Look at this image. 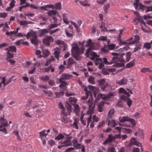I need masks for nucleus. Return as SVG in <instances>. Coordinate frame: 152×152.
Returning a JSON list of instances; mask_svg holds the SVG:
<instances>
[{
	"mask_svg": "<svg viewBox=\"0 0 152 152\" xmlns=\"http://www.w3.org/2000/svg\"><path fill=\"white\" fill-rule=\"evenodd\" d=\"M45 130H44L41 132H39V133L41 137H43L44 136H46V135L48 134V133L45 134Z\"/></svg>",
	"mask_w": 152,
	"mask_h": 152,
	"instance_id": "864d4df0",
	"label": "nucleus"
},
{
	"mask_svg": "<svg viewBox=\"0 0 152 152\" xmlns=\"http://www.w3.org/2000/svg\"><path fill=\"white\" fill-rule=\"evenodd\" d=\"M48 84L50 86H53L55 84V82L54 80L50 79L48 82Z\"/></svg>",
	"mask_w": 152,
	"mask_h": 152,
	"instance_id": "052dcab7",
	"label": "nucleus"
},
{
	"mask_svg": "<svg viewBox=\"0 0 152 152\" xmlns=\"http://www.w3.org/2000/svg\"><path fill=\"white\" fill-rule=\"evenodd\" d=\"M63 19L64 22L67 24H69V22L68 20L66 17L65 16V14H63Z\"/></svg>",
	"mask_w": 152,
	"mask_h": 152,
	"instance_id": "ea45409f",
	"label": "nucleus"
},
{
	"mask_svg": "<svg viewBox=\"0 0 152 152\" xmlns=\"http://www.w3.org/2000/svg\"><path fill=\"white\" fill-rule=\"evenodd\" d=\"M7 58H13L14 57L13 54H11L9 52V51H8L7 52Z\"/></svg>",
	"mask_w": 152,
	"mask_h": 152,
	"instance_id": "bf43d9fd",
	"label": "nucleus"
},
{
	"mask_svg": "<svg viewBox=\"0 0 152 152\" xmlns=\"http://www.w3.org/2000/svg\"><path fill=\"white\" fill-rule=\"evenodd\" d=\"M98 82L99 85H100V86H103L105 82V80L104 79H103L98 80Z\"/></svg>",
	"mask_w": 152,
	"mask_h": 152,
	"instance_id": "37998d69",
	"label": "nucleus"
},
{
	"mask_svg": "<svg viewBox=\"0 0 152 152\" xmlns=\"http://www.w3.org/2000/svg\"><path fill=\"white\" fill-rule=\"evenodd\" d=\"M128 121L130 122L133 125L135 126L136 125V123L134 119L132 118H129Z\"/></svg>",
	"mask_w": 152,
	"mask_h": 152,
	"instance_id": "5fc2aeb1",
	"label": "nucleus"
},
{
	"mask_svg": "<svg viewBox=\"0 0 152 152\" xmlns=\"http://www.w3.org/2000/svg\"><path fill=\"white\" fill-rule=\"evenodd\" d=\"M65 106L67 110L68 114L70 115V113L72 111V106L68 100L65 102Z\"/></svg>",
	"mask_w": 152,
	"mask_h": 152,
	"instance_id": "423d86ee",
	"label": "nucleus"
},
{
	"mask_svg": "<svg viewBox=\"0 0 152 152\" xmlns=\"http://www.w3.org/2000/svg\"><path fill=\"white\" fill-rule=\"evenodd\" d=\"M61 142L62 143V144L64 145V147L71 146L72 145L71 140H67L66 139V140H64L63 142Z\"/></svg>",
	"mask_w": 152,
	"mask_h": 152,
	"instance_id": "1a4fd4ad",
	"label": "nucleus"
},
{
	"mask_svg": "<svg viewBox=\"0 0 152 152\" xmlns=\"http://www.w3.org/2000/svg\"><path fill=\"white\" fill-rule=\"evenodd\" d=\"M61 77L59 79L61 80H67L70 79V77H72V75H69L66 73H63L61 74Z\"/></svg>",
	"mask_w": 152,
	"mask_h": 152,
	"instance_id": "0eeeda50",
	"label": "nucleus"
},
{
	"mask_svg": "<svg viewBox=\"0 0 152 152\" xmlns=\"http://www.w3.org/2000/svg\"><path fill=\"white\" fill-rule=\"evenodd\" d=\"M110 7V4H108L105 5L104 6V10L105 14L107 13V10Z\"/></svg>",
	"mask_w": 152,
	"mask_h": 152,
	"instance_id": "f704fd0d",
	"label": "nucleus"
},
{
	"mask_svg": "<svg viewBox=\"0 0 152 152\" xmlns=\"http://www.w3.org/2000/svg\"><path fill=\"white\" fill-rule=\"evenodd\" d=\"M131 55V53L130 52H128L126 53V54L125 55V57H126V62H129L130 58Z\"/></svg>",
	"mask_w": 152,
	"mask_h": 152,
	"instance_id": "2eb2a0df",
	"label": "nucleus"
},
{
	"mask_svg": "<svg viewBox=\"0 0 152 152\" xmlns=\"http://www.w3.org/2000/svg\"><path fill=\"white\" fill-rule=\"evenodd\" d=\"M114 110H110L108 113V117L110 118H112L111 115H113L114 114Z\"/></svg>",
	"mask_w": 152,
	"mask_h": 152,
	"instance_id": "a18cd8bd",
	"label": "nucleus"
},
{
	"mask_svg": "<svg viewBox=\"0 0 152 152\" xmlns=\"http://www.w3.org/2000/svg\"><path fill=\"white\" fill-rule=\"evenodd\" d=\"M31 43L35 45H37L40 41L37 39V36L36 35H33L32 39H30Z\"/></svg>",
	"mask_w": 152,
	"mask_h": 152,
	"instance_id": "20e7f679",
	"label": "nucleus"
},
{
	"mask_svg": "<svg viewBox=\"0 0 152 152\" xmlns=\"http://www.w3.org/2000/svg\"><path fill=\"white\" fill-rule=\"evenodd\" d=\"M99 96L100 98H101V99L103 100H106L107 98H109L108 96L107 95H105L101 93H99Z\"/></svg>",
	"mask_w": 152,
	"mask_h": 152,
	"instance_id": "6ab92c4d",
	"label": "nucleus"
},
{
	"mask_svg": "<svg viewBox=\"0 0 152 152\" xmlns=\"http://www.w3.org/2000/svg\"><path fill=\"white\" fill-rule=\"evenodd\" d=\"M132 100L130 99H129L126 102L127 104L129 107H131L132 104Z\"/></svg>",
	"mask_w": 152,
	"mask_h": 152,
	"instance_id": "0e129e2a",
	"label": "nucleus"
},
{
	"mask_svg": "<svg viewBox=\"0 0 152 152\" xmlns=\"http://www.w3.org/2000/svg\"><path fill=\"white\" fill-rule=\"evenodd\" d=\"M79 2L84 7L89 6L90 5L89 4H87L88 2L86 0H85L83 1H80Z\"/></svg>",
	"mask_w": 152,
	"mask_h": 152,
	"instance_id": "2f4dec72",
	"label": "nucleus"
},
{
	"mask_svg": "<svg viewBox=\"0 0 152 152\" xmlns=\"http://www.w3.org/2000/svg\"><path fill=\"white\" fill-rule=\"evenodd\" d=\"M141 46V45L140 43H137L136 44L135 46V47L134 48L133 52H135L141 49L140 46Z\"/></svg>",
	"mask_w": 152,
	"mask_h": 152,
	"instance_id": "a211bd4d",
	"label": "nucleus"
},
{
	"mask_svg": "<svg viewBox=\"0 0 152 152\" xmlns=\"http://www.w3.org/2000/svg\"><path fill=\"white\" fill-rule=\"evenodd\" d=\"M127 81L128 80L127 79L123 78L121 80H118L116 83L119 85H125L127 84Z\"/></svg>",
	"mask_w": 152,
	"mask_h": 152,
	"instance_id": "9d476101",
	"label": "nucleus"
},
{
	"mask_svg": "<svg viewBox=\"0 0 152 152\" xmlns=\"http://www.w3.org/2000/svg\"><path fill=\"white\" fill-rule=\"evenodd\" d=\"M5 78V77H0V80H1V81L0 83V88L1 87L2 84H3L4 88L5 87L4 86V81H6Z\"/></svg>",
	"mask_w": 152,
	"mask_h": 152,
	"instance_id": "cd10ccee",
	"label": "nucleus"
},
{
	"mask_svg": "<svg viewBox=\"0 0 152 152\" xmlns=\"http://www.w3.org/2000/svg\"><path fill=\"white\" fill-rule=\"evenodd\" d=\"M64 91H60L59 92H55V94L56 95V97L58 98H60L61 96L63 95L64 94Z\"/></svg>",
	"mask_w": 152,
	"mask_h": 152,
	"instance_id": "b1692460",
	"label": "nucleus"
},
{
	"mask_svg": "<svg viewBox=\"0 0 152 152\" xmlns=\"http://www.w3.org/2000/svg\"><path fill=\"white\" fill-rule=\"evenodd\" d=\"M61 4L60 2L57 3L55 4V7L58 10L61 9Z\"/></svg>",
	"mask_w": 152,
	"mask_h": 152,
	"instance_id": "8fccbe9b",
	"label": "nucleus"
},
{
	"mask_svg": "<svg viewBox=\"0 0 152 152\" xmlns=\"http://www.w3.org/2000/svg\"><path fill=\"white\" fill-rule=\"evenodd\" d=\"M135 62V59H134L132 61L126 64L125 66V68H130L131 67H133L134 65Z\"/></svg>",
	"mask_w": 152,
	"mask_h": 152,
	"instance_id": "ddd939ff",
	"label": "nucleus"
},
{
	"mask_svg": "<svg viewBox=\"0 0 152 152\" xmlns=\"http://www.w3.org/2000/svg\"><path fill=\"white\" fill-rule=\"evenodd\" d=\"M110 137H108L106 140H105L102 143V144L104 145H106L108 143H111V142L109 140Z\"/></svg>",
	"mask_w": 152,
	"mask_h": 152,
	"instance_id": "13d9d810",
	"label": "nucleus"
},
{
	"mask_svg": "<svg viewBox=\"0 0 152 152\" xmlns=\"http://www.w3.org/2000/svg\"><path fill=\"white\" fill-rule=\"evenodd\" d=\"M72 50H73L75 53V54L78 55L81 54L80 49L77 45L76 46H73L72 48Z\"/></svg>",
	"mask_w": 152,
	"mask_h": 152,
	"instance_id": "39448f33",
	"label": "nucleus"
},
{
	"mask_svg": "<svg viewBox=\"0 0 152 152\" xmlns=\"http://www.w3.org/2000/svg\"><path fill=\"white\" fill-rule=\"evenodd\" d=\"M59 53L60 52L58 51L55 50L54 51V56L55 58H56L58 60V57L59 56Z\"/></svg>",
	"mask_w": 152,
	"mask_h": 152,
	"instance_id": "79ce46f5",
	"label": "nucleus"
},
{
	"mask_svg": "<svg viewBox=\"0 0 152 152\" xmlns=\"http://www.w3.org/2000/svg\"><path fill=\"white\" fill-rule=\"evenodd\" d=\"M57 27V25L56 24H51L48 27V29L50 31L52 29Z\"/></svg>",
	"mask_w": 152,
	"mask_h": 152,
	"instance_id": "bb28decb",
	"label": "nucleus"
},
{
	"mask_svg": "<svg viewBox=\"0 0 152 152\" xmlns=\"http://www.w3.org/2000/svg\"><path fill=\"white\" fill-rule=\"evenodd\" d=\"M60 30V29L59 28H58L55 30H50V31H49V32L50 33V34H52L53 33H55L57 31H59Z\"/></svg>",
	"mask_w": 152,
	"mask_h": 152,
	"instance_id": "6e6d98bb",
	"label": "nucleus"
},
{
	"mask_svg": "<svg viewBox=\"0 0 152 152\" xmlns=\"http://www.w3.org/2000/svg\"><path fill=\"white\" fill-rule=\"evenodd\" d=\"M125 55V53H124L122 54L120 53L118 57L119 62H123L124 63L126 62V60L124 59Z\"/></svg>",
	"mask_w": 152,
	"mask_h": 152,
	"instance_id": "6e6552de",
	"label": "nucleus"
},
{
	"mask_svg": "<svg viewBox=\"0 0 152 152\" xmlns=\"http://www.w3.org/2000/svg\"><path fill=\"white\" fill-rule=\"evenodd\" d=\"M80 111V108L79 105L77 104L75 105L74 108V111L76 113Z\"/></svg>",
	"mask_w": 152,
	"mask_h": 152,
	"instance_id": "49530a36",
	"label": "nucleus"
},
{
	"mask_svg": "<svg viewBox=\"0 0 152 152\" xmlns=\"http://www.w3.org/2000/svg\"><path fill=\"white\" fill-rule=\"evenodd\" d=\"M15 1L14 0H12L10 2V5L11 8H12L14 7Z\"/></svg>",
	"mask_w": 152,
	"mask_h": 152,
	"instance_id": "4d7b16f0",
	"label": "nucleus"
},
{
	"mask_svg": "<svg viewBox=\"0 0 152 152\" xmlns=\"http://www.w3.org/2000/svg\"><path fill=\"white\" fill-rule=\"evenodd\" d=\"M43 53L45 57H47L50 54V52L48 50L46 49L43 51Z\"/></svg>",
	"mask_w": 152,
	"mask_h": 152,
	"instance_id": "473e14b6",
	"label": "nucleus"
},
{
	"mask_svg": "<svg viewBox=\"0 0 152 152\" xmlns=\"http://www.w3.org/2000/svg\"><path fill=\"white\" fill-rule=\"evenodd\" d=\"M121 117H120L119 118V121L121 123L124 122L126 121H128L129 118L128 117L126 116H123L121 119Z\"/></svg>",
	"mask_w": 152,
	"mask_h": 152,
	"instance_id": "4be33fe9",
	"label": "nucleus"
},
{
	"mask_svg": "<svg viewBox=\"0 0 152 152\" xmlns=\"http://www.w3.org/2000/svg\"><path fill=\"white\" fill-rule=\"evenodd\" d=\"M48 143L49 145H50L51 146H52L55 144V142L53 140L50 139L48 142Z\"/></svg>",
	"mask_w": 152,
	"mask_h": 152,
	"instance_id": "3c124183",
	"label": "nucleus"
},
{
	"mask_svg": "<svg viewBox=\"0 0 152 152\" xmlns=\"http://www.w3.org/2000/svg\"><path fill=\"white\" fill-rule=\"evenodd\" d=\"M65 67L63 66V65L61 64L58 67V68L61 71H64L65 69Z\"/></svg>",
	"mask_w": 152,
	"mask_h": 152,
	"instance_id": "774afa93",
	"label": "nucleus"
},
{
	"mask_svg": "<svg viewBox=\"0 0 152 152\" xmlns=\"http://www.w3.org/2000/svg\"><path fill=\"white\" fill-rule=\"evenodd\" d=\"M92 43V40L91 39H89L86 41L87 44L85 45V47H88L91 45V44Z\"/></svg>",
	"mask_w": 152,
	"mask_h": 152,
	"instance_id": "c03bdc74",
	"label": "nucleus"
},
{
	"mask_svg": "<svg viewBox=\"0 0 152 152\" xmlns=\"http://www.w3.org/2000/svg\"><path fill=\"white\" fill-rule=\"evenodd\" d=\"M139 0H135L134 2L133 5L135 9L139 11L141 10L143 12L144 10L146 8L145 10L146 13L149 11H152V6H146L141 3H139Z\"/></svg>",
	"mask_w": 152,
	"mask_h": 152,
	"instance_id": "f257e3e1",
	"label": "nucleus"
},
{
	"mask_svg": "<svg viewBox=\"0 0 152 152\" xmlns=\"http://www.w3.org/2000/svg\"><path fill=\"white\" fill-rule=\"evenodd\" d=\"M112 64L119 62L118 56L113 57L112 58Z\"/></svg>",
	"mask_w": 152,
	"mask_h": 152,
	"instance_id": "c85d7f7f",
	"label": "nucleus"
},
{
	"mask_svg": "<svg viewBox=\"0 0 152 152\" xmlns=\"http://www.w3.org/2000/svg\"><path fill=\"white\" fill-rule=\"evenodd\" d=\"M77 100V99L75 97H70L69 98L68 101L71 104L74 105L76 103Z\"/></svg>",
	"mask_w": 152,
	"mask_h": 152,
	"instance_id": "9b49d317",
	"label": "nucleus"
},
{
	"mask_svg": "<svg viewBox=\"0 0 152 152\" xmlns=\"http://www.w3.org/2000/svg\"><path fill=\"white\" fill-rule=\"evenodd\" d=\"M36 54L38 56L39 58H41L42 56L40 55L41 51L39 50H37L36 51Z\"/></svg>",
	"mask_w": 152,
	"mask_h": 152,
	"instance_id": "680f3d73",
	"label": "nucleus"
},
{
	"mask_svg": "<svg viewBox=\"0 0 152 152\" xmlns=\"http://www.w3.org/2000/svg\"><path fill=\"white\" fill-rule=\"evenodd\" d=\"M49 31L48 29H43L39 31V37H42L44 34L49 32Z\"/></svg>",
	"mask_w": 152,
	"mask_h": 152,
	"instance_id": "4468645a",
	"label": "nucleus"
},
{
	"mask_svg": "<svg viewBox=\"0 0 152 152\" xmlns=\"http://www.w3.org/2000/svg\"><path fill=\"white\" fill-rule=\"evenodd\" d=\"M137 141L135 138H132L131 139L128 145V146L129 147H131L132 145H137L136 143L137 142Z\"/></svg>",
	"mask_w": 152,
	"mask_h": 152,
	"instance_id": "f8f14e48",
	"label": "nucleus"
},
{
	"mask_svg": "<svg viewBox=\"0 0 152 152\" xmlns=\"http://www.w3.org/2000/svg\"><path fill=\"white\" fill-rule=\"evenodd\" d=\"M64 138V136L61 133H60L57 137L55 138V140H59L63 139Z\"/></svg>",
	"mask_w": 152,
	"mask_h": 152,
	"instance_id": "5701e85b",
	"label": "nucleus"
},
{
	"mask_svg": "<svg viewBox=\"0 0 152 152\" xmlns=\"http://www.w3.org/2000/svg\"><path fill=\"white\" fill-rule=\"evenodd\" d=\"M84 91L86 92V94H88L91 96L92 98V96L91 92L90 91H87V88L86 86H85L84 88Z\"/></svg>",
	"mask_w": 152,
	"mask_h": 152,
	"instance_id": "09e8293b",
	"label": "nucleus"
},
{
	"mask_svg": "<svg viewBox=\"0 0 152 152\" xmlns=\"http://www.w3.org/2000/svg\"><path fill=\"white\" fill-rule=\"evenodd\" d=\"M46 37L47 38L43 40L42 42L45 45L49 46L50 45V42H53V38L51 36H46Z\"/></svg>",
	"mask_w": 152,
	"mask_h": 152,
	"instance_id": "7ed1b4c3",
	"label": "nucleus"
},
{
	"mask_svg": "<svg viewBox=\"0 0 152 152\" xmlns=\"http://www.w3.org/2000/svg\"><path fill=\"white\" fill-rule=\"evenodd\" d=\"M143 18L144 19L146 20L147 19L152 18V16H150L148 15H144L143 16Z\"/></svg>",
	"mask_w": 152,
	"mask_h": 152,
	"instance_id": "69168bd1",
	"label": "nucleus"
},
{
	"mask_svg": "<svg viewBox=\"0 0 152 152\" xmlns=\"http://www.w3.org/2000/svg\"><path fill=\"white\" fill-rule=\"evenodd\" d=\"M107 150L108 152H116L115 148L113 147H108Z\"/></svg>",
	"mask_w": 152,
	"mask_h": 152,
	"instance_id": "de8ad7c7",
	"label": "nucleus"
},
{
	"mask_svg": "<svg viewBox=\"0 0 152 152\" xmlns=\"http://www.w3.org/2000/svg\"><path fill=\"white\" fill-rule=\"evenodd\" d=\"M125 64L124 63H115L113 66L116 67H121L124 66Z\"/></svg>",
	"mask_w": 152,
	"mask_h": 152,
	"instance_id": "c9c22d12",
	"label": "nucleus"
},
{
	"mask_svg": "<svg viewBox=\"0 0 152 152\" xmlns=\"http://www.w3.org/2000/svg\"><path fill=\"white\" fill-rule=\"evenodd\" d=\"M107 36H102L100 37L98 39L99 40L104 41H107Z\"/></svg>",
	"mask_w": 152,
	"mask_h": 152,
	"instance_id": "58836bf2",
	"label": "nucleus"
},
{
	"mask_svg": "<svg viewBox=\"0 0 152 152\" xmlns=\"http://www.w3.org/2000/svg\"><path fill=\"white\" fill-rule=\"evenodd\" d=\"M9 49L10 51H11V52H16V47L12 45L10 46L9 47Z\"/></svg>",
	"mask_w": 152,
	"mask_h": 152,
	"instance_id": "c756f323",
	"label": "nucleus"
},
{
	"mask_svg": "<svg viewBox=\"0 0 152 152\" xmlns=\"http://www.w3.org/2000/svg\"><path fill=\"white\" fill-rule=\"evenodd\" d=\"M121 99L123 100L124 102H127L128 100L130 99L129 97L125 96L124 95H122L121 97Z\"/></svg>",
	"mask_w": 152,
	"mask_h": 152,
	"instance_id": "4c0bfd02",
	"label": "nucleus"
},
{
	"mask_svg": "<svg viewBox=\"0 0 152 152\" xmlns=\"http://www.w3.org/2000/svg\"><path fill=\"white\" fill-rule=\"evenodd\" d=\"M49 78V77L47 75L45 76H41L39 77V79L43 82L48 81Z\"/></svg>",
	"mask_w": 152,
	"mask_h": 152,
	"instance_id": "f3484780",
	"label": "nucleus"
},
{
	"mask_svg": "<svg viewBox=\"0 0 152 152\" xmlns=\"http://www.w3.org/2000/svg\"><path fill=\"white\" fill-rule=\"evenodd\" d=\"M151 44L150 42L145 43L144 44L143 48H146L147 49H149L151 48Z\"/></svg>",
	"mask_w": 152,
	"mask_h": 152,
	"instance_id": "7c9ffc66",
	"label": "nucleus"
},
{
	"mask_svg": "<svg viewBox=\"0 0 152 152\" xmlns=\"http://www.w3.org/2000/svg\"><path fill=\"white\" fill-rule=\"evenodd\" d=\"M102 62L103 64H106V65H110V62H108V59L106 58H102Z\"/></svg>",
	"mask_w": 152,
	"mask_h": 152,
	"instance_id": "a19ab883",
	"label": "nucleus"
},
{
	"mask_svg": "<svg viewBox=\"0 0 152 152\" xmlns=\"http://www.w3.org/2000/svg\"><path fill=\"white\" fill-rule=\"evenodd\" d=\"M48 15L52 17L53 15H57V12L56 11L54 10H49L47 12Z\"/></svg>",
	"mask_w": 152,
	"mask_h": 152,
	"instance_id": "dca6fc26",
	"label": "nucleus"
},
{
	"mask_svg": "<svg viewBox=\"0 0 152 152\" xmlns=\"http://www.w3.org/2000/svg\"><path fill=\"white\" fill-rule=\"evenodd\" d=\"M94 78L92 76H91L88 79V81L90 83L92 84H94L95 82L94 81Z\"/></svg>",
	"mask_w": 152,
	"mask_h": 152,
	"instance_id": "e433bc0d",
	"label": "nucleus"
},
{
	"mask_svg": "<svg viewBox=\"0 0 152 152\" xmlns=\"http://www.w3.org/2000/svg\"><path fill=\"white\" fill-rule=\"evenodd\" d=\"M76 62L72 58H69L68 60V63L69 65H72L74 64H75Z\"/></svg>",
	"mask_w": 152,
	"mask_h": 152,
	"instance_id": "393cba45",
	"label": "nucleus"
},
{
	"mask_svg": "<svg viewBox=\"0 0 152 152\" xmlns=\"http://www.w3.org/2000/svg\"><path fill=\"white\" fill-rule=\"evenodd\" d=\"M134 40L136 41L137 42H138V41L140 40V36L138 35H135L134 36Z\"/></svg>",
	"mask_w": 152,
	"mask_h": 152,
	"instance_id": "338daca9",
	"label": "nucleus"
},
{
	"mask_svg": "<svg viewBox=\"0 0 152 152\" xmlns=\"http://www.w3.org/2000/svg\"><path fill=\"white\" fill-rule=\"evenodd\" d=\"M101 72L103 75H109L110 74L109 72L108 68H106L104 67L102 69Z\"/></svg>",
	"mask_w": 152,
	"mask_h": 152,
	"instance_id": "412c9836",
	"label": "nucleus"
},
{
	"mask_svg": "<svg viewBox=\"0 0 152 152\" xmlns=\"http://www.w3.org/2000/svg\"><path fill=\"white\" fill-rule=\"evenodd\" d=\"M127 41V40H126L125 41H122L121 40H120V42H119V44L120 45H125L127 44V42L126 41Z\"/></svg>",
	"mask_w": 152,
	"mask_h": 152,
	"instance_id": "e2e57ef3",
	"label": "nucleus"
},
{
	"mask_svg": "<svg viewBox=\"0 0 152 152\" xmlns=\"http://www.w3.org/2000/svg\"><path fill=\"white\" fill-rule=\"evenodd\" d=\"M94 49L93 47L91 46H89V48L87 49L85 53V55L87 57H88L89 56V53L92 50H93Z\"/></svg>",
	"mask_w": 152,
	"mask_h": 152,
	"instance_id": "aec40b11",
	"label": "nucleus"
},
{
	"mask_svg": "<svg viewBox=\"0 0 152 152\" xmlns=\"http://www.w3.org/2000/svg\"><path fill=\"white\" fill-rule=\"evenodd\" d=\"M7 15V14L5 12H0V18H5Z\"/></svg>",
	"mask_w": 152,
	"mask_h": 152,
	"instance_id": "603ef678",
	"label": "nucleus"
},
{
	"mask_svg": "<svg viewBox=\"0 0 152 152\" xmlns=\"http://www.w3.org/2000/svg\"><path fill=\"white\" fill-rule=\"evenodd\" d=\"M8 125L7 120L4 118V114L3 116L0 118V132L2 131L5 134H7V132L5 127Z\"/></svg>",
	"mask_w": 152,
	"mask_h": 152,
	"instance_id": "f03ea898",
	"label": "nucleus"
},
{
	"mask_svg": "<svg viewBox=\"0 0 152 152\" xmlns=\"http://www.w3.org/2000/svg\"><path fill=\"white\" fill-rule=\"evenodd\" d=\"M107 46L109 50H112L114 49L115 46V45L113 44L110 45L107 44Z\"/></svg>",
	"mask_w": 152,
	"mask_h": 152,
	"instance_id": "72a5a7b5",
	"label": "nucleus"
},
{
	"mask_svg": "<svg viewBox=\"0 0 152 152\" xmlns=\"http://www.w3.org/2000/svg\"><path fill=\"white\" fill-rule=\"evenodd\" d=\"M72 57L75 58V59L77 61L80 60L81 59V57L79 56V55H75L73 54L72 53Z\"/></svg>",
	"mask_w": 152,
	"mask_h": 152,
	"instance_id": "a878e982",
	"label": "nucleus"
}]
</instances>
